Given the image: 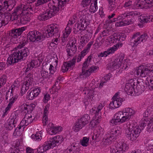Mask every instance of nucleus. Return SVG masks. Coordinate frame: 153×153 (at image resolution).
Segmentation results:
<instances>
[{
  "label": "nucleus",
  "instance_id": "nucleus-55",
  "mask_svg": "<svg viewBox=\"0 0 153 153\" xmlns=\"http://www.w3.org/2000/svg\"><path fill=\"white\" fill-rule=\"evenodd\" d=\"M91 74L90 72L88 71V69L86 70V71H84V70H82V72L80 75V76L81 78H86L87 77L89 76Z\"/></svg>",
  "mask_w": 153,
  "mask_h": 153
},
{
  "label": "nucleus",
  "instance_id": "nucleus-59",
  "mask_svg": "<svg viewBox=\"0 0 153 153\" xmlns=\"http://www.w3.org/2000/svg\"><path fill=\"white\" fill-rule=\"evenodd\" d=\"M93 41H90L87 44V46L83 50V51H84L85 52H86V53H87L89 52V51L90 49L91 46L93 45Z\"/></svg>",
  "mask_w": 153,
  "mask_h": 153
},
{
  "label": "nucleus",
  "instance_id": "nucleus-34",
  "mask_svg": "<svg viewBox=\"0 0 153 153\" xmlns=\"http://www.w3.org/2000/svg\"><path fill=\"white\" fill-rule=\"evenodd\" d=\"M140 79L137 80V84L135 88H134V92L135 94H136L137 95H139L141 94L143 91V87H141L140 85L142 84V83H143V82H141L139 81Z\"/></svg>",
  "mask_w": 153,
  "mask_h": 153
},
{
  "label": "nucleus",
  "instance_id": "nucleus-53",
  "mask_svg": "<svg viewBox=\"0 0 153 153\" xmlns=\"http://www.w3.org/2000/svg\"><path fill=\"white\" fill-rule=\"evenodd\" d=\"M87 53L84 51H82L79 54L77 59V62H80L81 59L84 57Z\"/></svg>",
  "mask_w": 153,
  "mask_h": 153
},
{
  "label": "nucleus",
  "instance_id": "nucleus-29",
  "mask_svg": "<svg viewBox=\"0 0 153 153\" xmlns=\"http://www.w3.org/2000/svg\"><path fill=\"white\" fill-rule=\"evenodd\" d=\"M132 17V18L134 17ZM134 18H132L130 19H127L119 22H117L115 23V25L116 27H122L125 26L129 25L131 24L134 22Z\"/></svg>",
  "mask_w": 153,
  "mask_h": 153
},
{
  "label": "nucleus",
  "instance_id": "nucleus-48",
  "mask_svg": "<svg viewBox=\"0 0 153 153\" xmlns=\"http://www.w3.org/2000/svg\"><path fill=\"white\" fill-rule=\"evenodd\" d=\"M54 2L58 4L59 7H64L69 0H53Z\"/></svg>",
  "mask_w": 153,
  "mask_h": 153
},
{
  "label": "nucleus",
  "instance_id": "nucleus-33",
  "mask_svg": "<svg viewBox=\"0 0 153 153\" xmlns=\"http://www.w3.org/2000/svg\"><path fill=\"white\" fill-rule=\"evenodd\" d=\"M54 146L59 145L63 141V140L62 136L57 135L51 139Z\"/></svg>",
  "mask_w": 153,
  "mask_h": 153
},
{
  "label": "nucleus",
  "instance_id": "nucleus-49",
  "mask_svg": "<svg viewBox=\"0 0 153 153\" xmlns=\"http://www.w3.org/2000/svg\"><path fill=\"white\" fill-rule=\"evenodd\" d=\"M70 153H78L79 149L74 145H72L70 148L67 149Z\"/></svg>",
  "mask_w": 153,
  "mask_h": 153
},
{
  "label": "nucleus",
  "instance_id": "nucleus-46",
  "mask_svg": "<svg viewBox=\"0 0 153 153\" xmlns=\"http://www.w3.org/2000/svg\"><path fill=\"white\" fill-rule=\"evenodd\" d=\"M92 56H89L88 58L85 59V61L82 65V70H84L86 68L88 67L89 66V64L91 62V60Z\"/></svg>",
  "mask_w": 153,
  "mask_h": 153
},
{
  "label": "nucleus",
  "instance_id": "nucleus-30",
  "mask_svg": "<svg viewBox=\"0 0 153 153\" xmlns=\"http://www.w3.org/2000/svg\"><path fill=\"white\" fill-rule=\"evenodd\" d=\"M14 151L10 153H19V140H18L14 143L13 145ZM0 153H6V152L4 151L2 149V146L0 145Z\"/></svg>",
  "mask_w": 153,
  "mask_h": 153
},
{
  "label": "nucleus",
  "instance_id": "nucleus-57",
  "mask_svg": "<svg viewBox=\"0 0 153 153\" xmlns=\"http://www.w3.org/2000/svg\"><path fill=\"white\" fill-rule=\"evenodd\" d=\"M132 1L131 0L126 1L124 4V7L126 9L130 8L132 7Z\"/></svg>",
  "mask_w": 153,
  "mask_h": 153
},
{
  "label": "nucleus",
  "instance_id": "nucleus-19",
  "mask_svg": "<svg viewBox=\"0 0 153 153\" xmlns=\"http://www.w3.org/2000/svg\"><path fill=\"white\" fill-rule=\"evenodd\" d=\"M43 60V56L42 55H39L37 59L32 60L30 63L27 64L25 67L23 68V71L25 72H27L32 69L34 67H37L38 65H40Z\"/></svg>",
  "mask_w": 153,
  "mask_h": 153
},
{
  "label": "nucleus",
  "instance_id": "nucleus-13",
  "mask_svg": "<svg viewBox=\"0 0 153 153\" xmlns=\"http://www.w3.org/2000/svg\"><path fill=\"white\" fill-rule=\"evenodd\" d=\"M153 72V65L152 64L141 65L137 67L134 71V73L139 76L146 77L149 73Z\"/></svg>",
  "mask_w": 153,
  "mask_h": 153
},
{
  "label": "nucleus",
  "instance_id": "nucleus-37",
  "mask_svg": "<svg viewBox=\"0 0 153 153\" xmlns=\"http://www.w3.org/2000/svg\"><path fill=\"white\" fill-rule=\"evenodd\" d=\"M28 52V49L24 48L20 51V61L26 59Z\"/></svg>",
  "mask_w": 153,
  "mask_h": 153
},
{
  "label": "nucleus",
  "instance_id": "nucleus-60",
  "mask_svg": "<svg viewBox=\"0 0 153 153\" xmlns=\"http://www.w3.org/2000/svg\"><path fill=\"white\" fill-rule=\"evenodd\" d=\"M87 42V41L85 39L84 36H82L80 39V45L82 47H83Z\"/></svg>",
  "mask_w": 153,
  "mask_h": 153
},
{
  "label": "nucleus",
  "instance_id": "nucleus-26",
  "mask_svg": "<svg viewBox=\"0 0 153 153\" xmlns=\"http://www.w3.org/2000/svg\"><path fill=\"white\" fill-rule=\"evenodd\" d=\"M33 74L30 73L26 75L24 78L23 82H22L23 84L29 87L32 86L33 84Z\"/></svg>",
  "mask_w": 153,
  "mask_h": 153
},
{
  "label": "nucleus",
  "instance_id": "nucleus-52",
  "mask_svg": "<svg viewBox=\"0 0 153 153\" xmlns=\"http://www.w3.org/2000/svg\"><path fill=\"white\" fill-rule=\"evenodd\" d=\"M89 139L86 137H84L80 142L81 144L84 147L87 146L88 145Z\"/></svg>",
  "mask_w": 153,
  "mask_h": 153
},
{
  "label": "nucleus",
  "instance_id": "nucleus-51",
  "mask_svg": "<svg viewBox=\"0 0 153 153\" xmlns=\"http://www.w3.org/2000/svg\"><path fill=\"white\" fill-rule=\"evenodd\" d=\"M111 30H104L100 33L99 36H101L102 38V37H104L109 36L111 34Z\"/></svg>",
  "mask_w": 153,
  "mask_h": 153
},
{
  "label": "nucleus",
  "instance_id": "nucleus-5",
  "mask_svg": "<svg viewBox=\"0 0 153 153\" xmlns=\"http://www.w3.org/2000/svg\"><path fill=\"white\" fill-rule=\"evenodd\" d=\"M124 54H120L117 59L108 64V67L114 70L118 69L119 70L118 71H121V72L123 69H126L129 67L131 64L129 60L127 58L124 59Z\"/></svg>",
  "mask_w": 153,
  "mask_h": 153
},
{
  "label": "nucleus",
  "instance_id": "nucleus-56",
  "mask_svg": "<svg viewBox=\"0 0 153 153\" xmlns=\"http://www.w3.org/2000/svg\"><path fill=\"white\" fill-rule=\"evenodd\" d=\"M7 77L5 75H3L0 78V84L2 86L6 83Z\"/></svg>",
  "mask_w": 153,
  "mask_h": 153
},
{
  "label": "nucleus",
  "instance_id": "nucleus-1",
  "mask_svg": "<svg viewBox=\"0 0 153 153\" xmlns=\"http://www.w3.org/2000/svg\"><path fill=\"white\" fill-rule=\"evenodd\" d=\"M16 4L15 0H0V28L8 24L10 20H17L19 14V7L14 10L11 14L7 11L11 10Z\"/></svg>",
  "mask_w": 153,
  "mask_h": 153
},
{
  "label": "nucleus",
  "instance_id": "nucleus-24",
  "mask_svg": "<svg viewBox=\"0 0 153 153\" xmlns=\"http://www.w3.org/2000/svg\"><path fill=\"white\" fill-rule=\"evenodd\" d=\"M135 83L134 80L131 79L129 80L128 83L126 84L124 90L128 94H132L134 92Z\"/></svg>",
  "mask_w": 153,
  "mask_h": 153
},
{
  "label": "nucleus",
  "instance_id": "nucleus-11",
  "mask_svg": "<svg viewBox=\"0 0 153 153\" xmlns=\"http://www.w3.org/2000/svg\"><path fill=\"white\" fill-rule=\"evenodd\" d=\"M25 4V3H23L20 5V11L22 12L20 20L21 24H25L30 21V19L29 12L31 13L32 11L31 7H27Z\"/></svg>",
  "mask_w": 153,
  "mask_h": 153
},
{
  "label": "nucleus",
  "instance_id": "nucleus-62",
  "mask_svg": "<svg viewBox=\"0 0 153 153\" xmlns=\"http://www.w3.org/2000/svg\"><path fill=\"white\" fill-rule=\"evenodd\" d=\"M99 69V68L97 66H92L88 70L91 73L95 72Z\"/></svg>",
  "mask_w": 153,
  "mask_h": 153
},
{
  "label": "nucleus",
  "instance_id": "nucleus-9",
  "mask_svg": "<svg viewBox=\"0 0 153 153\" xmlns=\"http://www.w3.org/2000/svg\"><path fill=\"white\" fill-rule=\"evenodd\" d=\"M140 13L136 11H133L128 12L127 11L122 14H120L116 18H114L111 19L115 15V13L112 14L111 15H109L108 16V18L109 19L108 22L111 23L112 22H115L118 20H123L126 18H130L131 17H136L139 15Z\"/></svg>",
  "mask_w": 153,
  "mask_h": 153
},
{
  "label": "nucleus",
  "instance_id": "nucleus-20",
  "mask_svg": "<svg viewBox=\"0 0 153 153\" xmlns=\"http://www.w3.org/2000/svg\"><path fill=\"white\" fill-rule=\"evenodd\" d=\"M19 36V28L12 30L9 34L7 35L6 40H10L13 43L17 44L19 42L18 37Z\"/></svg>",
  "mask_w": 153,
  "mask_h": 153
},
{
  "label": "nucleus",
  "instance_id": "nucleus-36",
  "mask_svg": "<svg viewBox=\"0 0 153 153\" xmlns=\"http://www.w3.org/2000/svg\"><path fill=\"white\" fill-rule=\"evenodd\" d=\"M42 131L37 132L35 134L31 136V138L34 141H40L42 138Z\"/></svg>",
  "mask_w": 153,
  "mask_h": 153
},
{
  "label": "nucleus",
  "instance_id": "nucleus-3",
  "mask_svg": "<svg viewBox=\"0 0 153 153\" xmlns=\"http://www.w3.org/2000/svg\"><path fill=\"white\" fill-rule=\"evenodd\" d=\"M135 111L133 109L127 107L122 111H119L115 113L114 118L110 121L111 125L113 126L118 124V123H123L128 121L131 116L135 114Z\"/></svg>",
  "mask_w": 153,
  "mask_h": 153
},
{
  "label": "nucleus",
  "instance_id": "nucleus-17",
  "mask_svg": "<svg viewBox=\"0 0 153 153\" xmlns=\"http://www.w3.org/2000/svg\"><path fill=\"white\" fill-rule=\"evenodd\" d=\"M12 90L11 91H9L7 92L6 95V100H7L9 98V102L8 104L7 107L5 108V113H6L8 111H9L11 108L12 107L13 104L17 100L19 95L17 94H13Z\"/></svg>",
  "mask_w": 153,
  "mask_h": 153
},
{
  "label": "nucleus",
  "instance_id": "nucleus-12",
  "mask_svg": "<svg viewBox=\"0 0 153 153\" xmlns=\"http://www.w3.org/2000/svg\"><path fill=\"white\" fill-rule=\"evenodd\" d=\"M35 107L34 104H31L29 105L23 104L20 106V109L22 114L25 115V118H26L27 122L28 124L31 123L33 120L34 119V117H33L32 115L28 114V112H31Z\"/></svg>",
  "mask_w": 153,
  "mask_h": 153
},
{
  "label": "nucleus",
  "instance_id": "nucleus-4",
  "mask_svg": "<svg viewBox=\"0 0 153 153\" xmlns=\"http://www.w3.org/2000/svg\"><path fill=\"white\" fill-rule=\"evenodd\" d=\"M55 5L58 4L54 2L52 0L48 4V9L42 12L38 16V19L41 21H43L47 20L55 16L59 12V9L62 7H58Z\"/></svg>",
  "mask_w": 153,
  "mask_h": 153
},
{
  "label": "nucleus",
  "instance_id": "nucleus-8",
  "mask_svg": "<svg viewBox=\"0 0 153 153\" xmlns=\"http://www.w3.org/2000/svg\"><path fill=\"white\" fill-rule=\"evenodd\" d=\"M143 128H140L138 126H135L133 124L130 125L125 131V136L131 141H135L139 135Z\"/></svg>",
  "mask_w": 153,
  "mask_h": 153
},
{
  "label": "nucleus",
  "instance_id": "nucleus-7",
  "mask_svg": "<svg viewBox=\"0 0 153 153\" xmlns=\"http://www.w3.org/2000/svg\"><path fill=\"white\" fill-rule=\"evenodd\" d=\"M122 131V129L119 126L111 129L103 140V144L105 146L111 144L113 140L121 134Z\"/></svg>",
  "mask_w": 153,
  "mask_h": 153
},
{
  "label": "nucleus",
  "instance_id": "nucleus-2",
  "mask_svg": "<svg viewBox=\"0 0 153 153\" xmlns=\"http://www.w3.org/2000/svg\"><path fill=\"white\" fill-rule=\"evenodd\" d=\"M58 26L56 25L51 24L45 27L43 35L41 36V34L38 31L33 30L29 32L27 35V38L32 42L41 40H43L45 37L49 38L51 37L58 33Z\"/></svg>",
  "mask_w": 153,
  "mask_h": 153
},
{
  "label": "nucleus",
  "instance_id": "nucleus-50",
  "mask_svg": "<svg viewBox=\"0 0 153 153\" xmlns=\"http://www.w3.org/2000/svg\"><path fill=\"white\" fill-rule=\"evenodd\" d=\"M87 89L86 91L84 93L85 94H87L88 95V98L91 99V100L94 98V91L92 90H89V89Z\"/></svg>",
  "mask_w": 153,
  "mask_h": 153
},
{
  "label": "nucleus",
  "instance_id": "nucleus-28",
  "mask_svg": "<svg viewBox=\"0 0 153 153\" xmlns=\"http://www.w3.org/2000/svg\"><path fill=\"white\" fill-rule=\"evenodd\" d=\"M49 68L48 65H46L43 66L42 69L40 71V74L41 77L44 79H49L51 77V75L48 73L47 71V68Z\"/></svg>",
  "mask_w": 153,
  "mask_h": 153
},
{
  "label": "nucleus",
  "instance_id": "nucleus-63",
  "mask_svg": "<svg viewBox=\"0 0 153 153\" xmlns=\"http://www.w3.org/2000/svg\"><path fill=\"white\" fill-rule=\"evenodd\" d=\"M28 95L27 96V98L29 100H32L35 98L36 97L33 94V92L31 91H28L27 93Z\"/></svg>",
  "mask_w": 153,
  "mask_h": 153
},
{
  "label": "nucleus",
  "instance_id": "nucleus-40",
  "mask_svg": "<svg viewBox=\"0 0 153 153\" xmlns=\"http://www.w3.org/2000/svg\"><path fill=\"white\" fill-rule=\"evenodd\" d=\"M105 40L104 38H102L101 36H99L96 39L94 45L95 47H100L104 43Z\"/></svg>",
  "mask_w": 153,
  "mask_h": 153
},
{
  "label": "nucleus",
  "instance_id": "nucleus-38",
  "mask_svg": "<svg viewBox=\"0 0 153 153\" xmlns=\"http://www.w3.org/2000/svg\"><path fill=\"white\" fill-rule=\"evenodd\" d=\"M145 83L149 89L153 90V75L151 77H147L145 81Z\"/></svg>",
  "mask_w": 153,
  "mask_h": 153
},
{
  "label": "nucleus",
  "instance_id": "nucleus-42",
  "mask_svg": "<svg viewBox=\"0 0 153 153\" xmlns=\"http://www.w3.org/2000/svg\"><path fill=\"white\" fill-rule=\"evenodd\" d=\"M101 117L100 116H96L94 118H93L90 123V125L91 126L92 128L94 127L96 125L98 124L100 121Z\"/></svg>",
  "mask_w": 153,
  "mask_h": 153
},
{
  "label": "nucleus",
  "instance_id": "nucleus-43",
  "mask_svg": "<svg viewBox=\"0 0 153 153\" xmlns=\"http://www.w3.org/2000/svg\"><path fill=\"white\" fill-rule=\"evenodd\" d=\"M15 121V120L13 119H8L7 123L5 126L6 129L11 130L13 128V126L15 127L16 126L14 125V122Z\"/></svg>",
  "mask_w": 153,
  "mask_h": 153
},
{
  "label": "nucleus",
  "instance_id": "nucleus-21",
  "mask_svg": "<svg viewBox=\"0 0 153 153\" xmlns=\"http://www.w3.org/2000/svg\"><path fill=\"white\" fill-rule=\"evenodd\" d=\"M76 58L74 57L71 60L64 62L62 67V71L65 73L68 70H71L75 66Z\"/></svg>",
  "mask_w": 153,
  "mask_h": 153
},
{
  "label": "nucleus",
  "instance_id": "nucleus-39",
  "mask_svg": "<svg viewBox=\"0 0 153 153\" xmlns=\"http://www.w3.org/2000/svg\"><path fill=\"white\" fill-rule=\"evenodd\" d=\"M92 2L90 7L89 11L91 13H93L96 12L98 9L97 0H93Z\"/></svg>",
  "mask_w": 153,
  "mask_h": 153
},
{
  "label": "nucleus",
  "instance_id": "nucleus-41",
  "mask_svg": "<svg viewBox=\"0 0 153 153\" xmlns=\"http://www.w3.org/2000/svg\"><path fill=\"white\" fill-rule=\"evenodd\" d=\"M84 127V126L77 120L74 123L72 129L74 131L77 132L79 131Z\"/></svg>",
  "mask_w": 153,
  "mask_h": 153
},
{
  "label": "nucleus",
  "instance_id": "nucleus-61",
  "mask_svg": "<svg viewBox=\"0 0 153 153\" xmlns=\"http://www.w3.org/2000/svg\"><path fill=\"white\" fill-rule=\"evenodd\" d=\"M50 105L47 104L45 106L43 114V116H48L50 107Z\"/></svg>",
  "mask_w": 153,
  "mask_h": 153
},
{
  "label": "nucleus",
  "instance_id": "nucleus-35",
  "mask_svg": "<svg viewBox=\"0 0 153 153\" xmlns=\"http://www.w3.org/2000/svg\"><path fill=\"white\" fill-rule=\"evenodd\" d=\"M71 27H66L65 30L63 31V36L64 39H62L63 42H64L67 40V39L71 31Z\"/></svg>",
  "mask_w": 153,
  "mask_h": 153
},
{
  "label": "nucleus",
  "instance_id": "nucleus-18",
  "mask_svg": "<svg viewBox=\"0 0 153 153\" xmlns=\"http://www.w3.org/2000/svg\"><path fill=\"white\" fill-rule=\"evenodd\" d=\"M123 45L121 42L118 43L112 47L108 48L106 51L99 53L98 56L99 57H106L109 55L113 54L118 49L121 48Z\"/></svg>",
  "mask_w": 153,
  "mask_h": 153
},
{
  "label": "nucleus",
  "instance_id": "nucleus-47",
  "mask_svg": "<svg viewBox=\"0 0 153 153\" xmlns=\"http://www.w3.org/2000/svg\"><path fill=\"white\" fill-rule=\"evenodd\" d=\"M117 38L114 37L113 35H111L108 37L105 40V43L107 45H109L110 44L113 43L116 40Z\"/></svg>",
  "mask_w": 153,
  "mask_h": 153
},
{
  "label": "nucleus",
  "instance_id": "nucleus-16",
  "mask_svg": "<svg viewBox=\"0 0 153 153\" xmlns=\"http://www.w3.org/2000/svg\"><path fill=\"white\" fill-rule=\"evenodd\" d=\"M76 40L75 39L70 40L69 44L66 46V52L67 55L70 57H72L75 54L77 51Z\"/></svg>",
  "mask_w": 153,
  "mask_h": 153
},
{
  "label": "nucleus",
  "instance_id": "nucleus-23",
  "mask_svg": "<svg viewBox=\"0 0 153 153\" xmlns=\"http://www.w3.org/2000/svg\"><path fill=\"white\" fill-rule=\"evenodd\" d=\"M135 5L137 9H142L147 6L150 7L152 6V0H138Z\"/></svg>",
  "mask_w": 153,
  "mask_h": 153
},
{
  "label": "nucleus",
  "instance_id": "nucleus-54",
  "mask_svg": "<svg viewBox=\"0 0 153 153\" xmlns=\"http://www.w3.org/2000/svg\"><path fill=\"white\" fill-rule=\"evenodd\" d=\"M41 89L40 87H37V88H34L31 91L33 92L34 95L36 97L41 92Z\"/></svg>",
  "mask_w": 153,
  "mask_h": 153
},
{
  "label": "nucleus",
  "instance_id": "nucleus-31",
  "mask_svg": "<svg viewBox=\"0 0 153 153\" xmlns=\"http://www.w3.org/2000/svg\"><path fill=\"white\" fill-rule=\"evenodd\" d=\"M104 131L103 129L100 127L94 130V135L92 137L93 140H96L99 136L101 137L103 134Z\"/></svg>",
  "mask_w": 153,
  "mask_h": 153
},
{
  "label": "nucleus",
  "instance_id": "nucleus-44",
  "mask_svg": "<svg viewBox=\"0 0 153 153\" xmlns=\"http://www.w3.org/2000/svg\"><path fill=\"white\" fill-rule=\"evenodd\" d=\"M43 145L46 151L55 147L51 140L45 142Z\"/></svg>",
  "mask_w": 153,
  "mask_h": 153
},
{
  "label": "nucleus",
  "instance_id": "nucleus-32",
  "mask_svg": "<svg viewBox=\"0 0 153 153\" xmlns=\"http://www.w3.org/2000/svg\"><path fill=\"white\" fill-rule=\"evenodd\" d=\"M90 120V117L88 114H85L77 120L84 126L87 124Z\"/></svg>",
  "mask_w": 153,
  "mask_h": 153
},
{
  "label": "nucleus",
  "instance_id": "nucleus-58",
  "mask_svg": "<svg viewBox=\"0 0 153 153\" xmlns=\"http://www.w3.org/2000/svg\"><path fill=\"white\" fill-rule=\"evenodd\" d=\"M109 3V8L110 10H114L115 8L114 0H108Z\"/></svg>",
  "mask_w": 153,
  "mask_h": 153
},
{
  "label": "nucleus",
  "instance_id": "nucleus-14",
  "mask_svg": "<svg viewBox=\"0 0 153 153\" xmlns=\"http://www.w3.org/2000/svg\"><path fill=\"white\" fill-rule=\"evenodd\" d=\"M128 149V145L121 140L117 144L112 145L110 152L111 153H123Z\"/></svg>",
  "mask_w": 153,
  "mask_h": 153
},
{
  "label": "nucleus",
  "instance_id": "nucleus-22",
  "mask_svg": "<svg viewBox=\"0 0 153 153\" xmlns=\"http://www.w3.org/2000/svg\"><path fill=\"white\" fill-rule=\"evenodd\" d=\"M19 51L14 52L10 55L7 59L8 65H13L14 63L18 62L19 60Z\"/></svg>",
  "mask_w": 153,
  "mask_h": 153
},
{
  "label": "nucleus",
  "instance_id": "nucleus-15",
  "mask_svg": "<svg viewBox=\"0 0 153 153\" xmlns=\"http://www.w3.org/2000/svg\"><path fill=\"white\" fill-rule=\"evenodd\" d=\"M140 32H137L134 33L132 37V40L133 41V46H137L141 42H144L147 40L148 36L146 33H144L140 35Z\"/></svg>",
  "mask_w": 153,
  "mask_h": 153
},
{
  "label": "nucleus",
  "instance_id": "nucleus-45",
  "mask_svg": "<svg viewBox=\"0 0 153 153\" xmlns=\"http://www.w3.org/2000/svg\"><path fill=\"white\" fill-rule=\"evenodd\" d=\"M62 130V127L61 126H57L51 129L49 131V133L51 135H53L59 132Z\"/></svg>",
  "mask_w": 153,
  "mask_h": 153
},
{
  "label": "nucleus",
  "instance_id": "nucleus-10",
  "mask_svg": "<svg viewBox=\"0 0 153 153\" xmlns=\"http://www.w3.org/2000/svg\"><path fill=\"white\" fill-rule=\"evenodd\" d=\"M140 13L136 11H133L128 12L127 11L122 14H120L116 18H114L111 19L115 15V13L112 14L111 15H109L108 16V18L109 19L108 22L111 23L112 22H115L118 20H123L126 18H130L131 17H136L139 15Z\"/></svg>",
  "mask_w": 153,
  "mask_h": 153
},
{
  "label": "nucleus",
  "instance_id": "nucleus-64",
  "mask_svg": "<svg viewBox=\"0 0 153 153\" xmlns=\"http://www.w3.org/2000/svg\"><path fill=\"white\" fill-rule=\"evenodd\" d=\"M29 88L28 87H27L26 85L23 84L21 91V93L22 96L29 89Z\"/></svg>",
  "mask_w": 153,
  "mask_h": 153
},
{
  "label": "nucleus",
  "instance_id": "nucleus-25",
  "mask_svg": "<svg viewBox=\"0 0 153 153\" xmlns=\"http://www.w3.org/2000/svg\"><path fill=\"white\" fill-rule=\"evenodd\" d=\"M125 100V99L124 98L113 99V101L109 104V107L112 109L118 108L121 105L122 102Z\"/></svg>",
  "mask_w": 153,
  "mask_h": 153
},
{
  "label": "nucleus",
  "instance_id": "nucleus-27",
  "mask_svg": "<svg viewBox=\"0 0 153 153\" xmlns=\"http://www.w3.org/2000/svg\"><path fill=\"white\" fill-rule=\"evenodd\" d=\"M139 21L142 24L149 22H152L153 21V16H149L146 14H142L140 16Z\"/></svg>",
  "mask_w": 153,
  "mask_h": 153
},
{
  "label": "nucleus",
  "instance_id": "nucleus-6",
  "mask_svg": "<svg viewBox=\"0 0 153 153\" xmlns=\"http://www.w3.org/2000/svg\"><path fill=\"white\" fill-rule=\"evenodd\" d=\"M79 13L81 16L79 18V20L75 25L74 30L75 33H77L79 30L81 31L82 33L83 31H85V30L88 25V22L91 18V15L87 13L86 10L80 11Z\"/></svg>",
  "mask_w": 153,
  "mask_h": 153
}]
</instances>
